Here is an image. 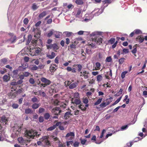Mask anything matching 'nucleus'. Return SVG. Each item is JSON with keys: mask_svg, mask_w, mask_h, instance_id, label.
Wrapping results in <instances>:
<instances>
[{"mask_svg": "<svg viewBox=\"0 0 147 147\" xmlns=\"http://www.w3.org/2000/svg\"><path fill=\"white\" fill-rule=\"evenodd\" d=\"M26 68H24V67L22 66H20L18 67V70L20 71H24L25 70Z\"/></svg>", "mask_w": 147, "mask_h": 147, "instance_id": "nucleus-60", "label": "nucleus"}, {"mask_svg": "<svg viewBox=\"0 0 147 147\" xmlns=\"http://www.w3.org/2000/svg\"><path fill=\"white\" fill-rule=\"evenodd\" d=\"M45 109L44 108L40 107L38 109V112L39 113H41L44 112Z\"/></svg>", "mask_w": 147, "mask_h": 147, "instance_id": "nucleus-41", "label": "nucleus"}, {"mask_svg": "<svg viewBox=\"0 0 147 147\" xmlns=\"http://www.w3.org/2000/svg\"><path fill=\"white\" fill-rule=\"evenodd\" d=\"M57 68V66L55 64H51L50 67V71L51 72L55 71Z\"/></svg>", "mask_w": 147, "mask_h": 147, "instance_id": "nucleus-11", "label": "nucleus"}, {"mask_svg": "<svg viewBox=\"0 0 147 147\" xmlns=\"http://www.w3.org/2000/svg\"><path fill=\"white\" fill-rule=\"evenodd\" d=\"M61 33L59 32H57L56 34H55V37L56 38H59Z\"/></svg>", "mask_w": 147, "mask_h": 147, "instance_id": "nucleus-43", "label": "nucleus"}, {"mask_svg": "<svg viewBox=\"0 0 147 147\" xmlns=\"http://www.w3.org/2000/svg\"><path fill=\"white\" fill-rule=\"evenodd\" d=\"M86 53L88 54H90V53H92L91 49H90L89 48H87L86 49Z\"/></svg>", "mask_w": 147, "mask_h": 147, "instance_id": "nucleus-52", "label": "nucleus"}, {"mask_svg": "<svg viewBox=\"0 0 147 147\" xmlns=\"http://www.w3.org/2000/svg\"><path fill=\"white\" fill-rule=\"evenodd\" d=\"M10 77L7 75H4L3 77V81L5 82H7L10 80Z\"/></svg>", "mask_w": 147, "mask_h": 147, "instance_id": "nucleus-19", "label": "nucleus"}, {"mask_svg": "<svg viewBox=\"0 0 147 147\" xmlns=\"http://www.w3.org/2000/svg\"><path fill=\"white\" fill-rule=\"evenodd\" d=\"M144 40V38L143 36L142 35L138 36L136 38V40L137 42H139L140 43H142Z\"/></svg>", "mask_w": 147, "mask_h": 147, "instance_id": "nucleus-8", "label": "nucleus"}, {"mask_svg": "<svg viewBox=\"0 0 147 147\" xmlns=\"http://www.w3.org/2000/svg\"><path fill=\"white\" fill-rule=\"evenodd\" d=\"M18 140L19 143L23 145L26 144L27 142L26 140H24L22 137L18 138Z\"/></svg>", "mask_w": 147, "mask_h": 147, "instance_id": "nucleus-14", "label": "nucleus"}, {"mask_svg": "<svg viewBox=\"0 0 147 147\" xmlns=\"http://www.w3.org/2000/svg\"><path fill=\"white\" fill-rule=\"evenodd\" d=\"M49 137V136H43L42 138L40 139V140L44 143L45 145L47 146H51V143L48 139Z\"/></svg>", "mask_w": 147, "mask_h": 147, "instance_id": "nucleus-1", "label": "nucleus"}, {"mask_svg": "<svg viewBox=\"0 0 147 147\" xmlns=\"http://www.w3.org/2000/svg\"><path fill=\"white\" fill-rule=\"evenodd\" d=\"M76 66H77L78 69V72H80L82 69V65L80 64H74L73 65V67H76Z\"/></svg>", "mask_w": 147, "mask_h": 147, "instance_id": "nucleus-23", "label": "nucleus"}, {"mask_svg": "<svg viewBox=\"0 0 147 147\" xmlns=\"http://www.w3.org/2000/svg\"><path fill=\"white\" fill-rule=\"evenodd\" d=\"M38 67H37L36 65H34L31 68V69L32 70H36L38 69Z\"/></svg>", "mask_w": 147, "mask_h": 147, "instance_id": "nucleus-57", "label": "nucleus"}, {"mask_svg": "<svg viewBox=\"0 0 147 147\" xmlns=\"http://www.w3.org/2000/svg\"><path fill=\"white\" fill-rule=\"evenodd\" d=\"M40 134L38 132H37L34 130V137L36 136L37 137H38L40 135Z\"/></svg>", "mask_w": 147, "mask_h": 147, "instance_id": "nucleus-58", "label": "nucleus"}, {"mask_svg": "<svg viewBox=\"0 0 147 147\" xmlns=\"http://www.w3.org/2000/svg\"><path fill=\"white\" fill-rule=\"evenodd\" d=\"M112 60V59L111 57H107L105 60L106 62H111Z\"/></svg>", "mask_w": 147, "mask_h": 147, "instance_id": "nucleus-47", "label": "nucleus"}, {"mask_svg": "<svg viewBox=\"0 0 147 147\" xmlns=\"http://www.w3.org/2000/svg\"><path fill=\"white\" fill-rule=\"evenodd\" d=\"M100 9H98V11L95 13L94 15L95 16H98L101 13H102V11H100ZM100 10H101V9Z\"/></svg>", "mask_w": 147, "mask_h": 147, "instance_id": "nucleus-50", "label": "nucleus"}, {"mask_svg": "<svg viewBox=\"0 0 147 147\" xmlns=\"http://www.w3.org/2000/svg\"><path fill=\"white\" fill-rule=\"evenodd\" d=\"M33 31L35 33L34 37L36 38V39L39 38L40 36V30L37 29V28L36 29L34 28Z\"/></svg>", "mask_w": 147, "mask_h": 147, "instance_id": "nucleus-5", "label": "nucleus"}, {"mask_svg": "<svg viewBox=\"0 0 147 147\" xmlns=\"http://www.w3.org/2000/svg\"><path fill=\"white\" fill-rule=\"evenodd\" d=\"M96 41V42L99 45H100V43H101L102 42V38H96L95 39Z\"/></svg>", "mask_w": 147, "mask_h": 147, "instance_id": "nucleus-30", "label": "nucleus"}, {"mask_svg": "<svg viewBox=\"0 0 147 147\" xmlns=\"http://www.w3.org/2000/svg\"><path fill=\"white\" fill-rule=\"evenodd\" d=\"M127 73V71H124L122 72L121 75V76L122 78L123 79L125 77V75Z\"/></svg>", "mask_w": 147, "mask_h": 147, "instance_id": "nucleus-42", "label": "nucleus"}, {"mask_svg": "<svg viewBox=\"0 0 147 147\" xmlns=\"http://www.w3.org/2000/svg\"><path fill=\"white\" fill-rule=\"evenodd\" d=\"M75 3L78 5H82L84 3V0H76Z\"/></svg>", "mask_w": 147, "mask_h": 147, "instance_id": "nucleus-27", "label": "nucleus"}, {"mask_svg": "<svg viewBox=\"0 0 147 147\" xmlns=\"http://www.w3.org/2000/svg\"><path fill=\"white\" fill-rule=\"evenodd\" d=\"M74 136L75 134L74 132H70L69 133H68L67 134L65 137L66 138H67L69 136L74 137Z\"/></svg>", "mask_w": 147, "mask_h": 147, "instance_id": "nucleus-24", "label": "nucleus"}, {"mask_svg": "<svg viewBox=\"0 0 147 147\" xmlns=\"http://www.w3.org/2000/svg\"><path fill=\"white\" fill-rule=\"evenodd\" d=\"M40 106V103H34L32 105V108L33 109H36Z\"/></svg>", "mask_w": 147, "mask_h": 147, "instance_id": "nucleus-18", "label": "nucleus"}, {"mask_svg": "<svg viewBox=\"0 0 147 147\" xmlns=\"http://www.w3.org/2000/svg\"><path fill=\"white\" fill-rule=\"evenodd\" d=\"M53 30H52L49 31V32L47 34V36L48 37H51L53 34Z\"/></svg>", "mask_w": 147, "mask_h": 147, "instance_id": "nucleus-38", "label": "nucleus"}, {"mask_svg": "<svg viewBox=\"0 0 147 147\" xmlns=\"http://www.w3.org/2000/svg\"><path fill=\"white\" fill-rule=\"evenodd\" d=\"M50 117V115L49 113H46L44 115L45 118L46 120L49 119Z\"/></svg>", "mask_w": 147, "mask_h": 147, "instance_id": "nucleus-33", "label": "nucleus"}, {"mask_svg": "<svg viewBox=\"0 0 147 147\" xmlns=\"http://www.w3.org/2000/svg\"><path fill=\"white\" fill-rule=\"evenodd\" d=\"M37 42V39H33L31 42V43L33 44L34 45H36V43Z\"/></svg>", "mask_w": 147, "mask_h": 147, "instance_id": "nucleus-54", "label": "nucleus"}, {"mask_svg": "<svg viewBox=\"0 0 147 147\" xmlns=\"http://www.w3.org/2000/svg\"><path fill=\"white\" fill-rule=\"evenodd\" d=\"M136 142V141H132L131 142H130L129 143H128L127 144V146L128 147H131L132 145L133 144V143L134 142Z\"/></svg>", "mask_w": 147, "mask_h": 147, "instance_id": "nucleus-51", "label": "nucleus"}, {"mask_svg": "<svg viewBox=\"0 0 147 147\" xmlns=\"http://www.w3.org/2000/svg\"><path fill=\"white\" fill-rule=\"evenodd\" d=\"M38 100L37 98L35 96H34L31 98V101L33 103H35V102H38Z\"/></svg>", "mask_w": 147, "mask_h": 147, "instance_id": "nucleus-36", "label": "nucleus"}, {"mask_svg": "<svg viewBox=\"0 0 147 147\" xmlns=\"http://www.w3.org/2000/svg\"><path fill=\"white\" fill-rule=\"evenodd\" d=\"M78 108L81 109L82 111H85L86 109V108L83 105V103H80L78 106Z\"/></svg>", "mask_w": 147, "mask_h": 147, "instance_id": "nucleus-16", "label": "nucleus"}, {"mask_svg": "<svg viewBox=\"0 0 147 147\" xmlns=\"http://www.w3.org/2000/svg\"><path fill=\"white\" fill-rule=\"evenodd\" d=\"M88 47L87 48H89L90 49H91L92 48H94L95 47V45L93 43H91L90 44H89L88 45Z\"/></svg>", "mask_w": 147, "mask_h": 147, "instance_id": "nucleus-37", "label": "nucleus"}, {"mask_svg": "<svg viewBox=\"0 0 147 147\" xmlns=\"http://www.w3.org/2000/svg\"><path fill=\"white\" fill-rule=\"evenodd\" d=\"M32 113V111L31 109L28 108L25 109V113L26 114H31Z\"/></svg>", "mask_w": 147, "mask_h": 147, "instance_id": "nucleus-25", "label": "nucleus"}, {"mask_svg": "<svg viewBox=\"0 0 147 147\" xmlns=\"http://www.w3.org/2000/svg\"><path fill=\"white\" fill-rule=\"evenodd\" d=\"M47 13L46 11H43L39 14L38 17L40 18H42L46 15Z\"/></svg>", "mask_w": 147, "mask_h": 147, "instance_id": "nucleus-21", "label": "nucleus"}, {"mask_svg": "<svg viewBox=\"0 0 147 147\" xmlns=\"http://www.w3.org/2000/svg\"><path fill=\"white\" fill-rule=\"evenodd\" d=\"M38 6H37L36 3H34L32 4V9L34 10H35L37 9Z\"/></svg>", "mask_w": 147, "mask_h": 147, "instance_id": "nucleus-28", "label": "nucleus"}, {"mask_svg": "<svg viewBox=\"0 0 147 147\" xmlns=\"http://www.w3.org/2000/svg\"><path fill=\"white\" fill-rule=\"evenodd\" d=\"M65 34L67 37H70L72 34V33L71 32H65Z\"/></svg>", "mask_w": 147, "mask_h": 147, "instance_id": "nucleus-48", "label": "nucleus"}, {"mask_svg": "<svg viewBox=\"0 0 147 147\" xmlns=\"http://www.w3.org/2000/svg\"><path fill=\"white\" fill-rule=\"evenodd\" d=\"M134 32L135 34H139L142 33L141 31L139 29H136L134 30Z\"/></svg>", "mask_w": 147, "mask_h": 147, "instance_id": "nucleus-44", "label": "nucleus"}, {"mask_svg": "<svg viewBox=\"0 0 147 147\" xmlns=\"http://www.w3.org/2000/svg\"><path fill=\"white\" fill-rule=\"evenodd\" d=\"M55 128V125H53V126L50 127H49L47 129V130L52 131Z\"/></svg>", "mask_w": 147, "mask_h": 147, "instance_id": "nucleus-55", "label": "nucleus"}, {"mask_svg": "<svg viewBox=\"0 0 147 147\" xmlns=\"http://www.w3.org/2000/svg\"><path fill=\"white\" fill-rule=\"evenodd\" d=\"M106 103L105 102H103L100 105V106L102 108H104L107 106Z\"/></svg>", "mask_w": 147, "mask_h": 147, "instance_id": "nucleus-53", "label": "nucleus"}, {"mask_svg": "<svg viewBox=\"0 0 147 147\" xmlns=\"http://www.w3.org/2000/svg\"><path fill=\"white\" fill-rule=\"evenodd\" d=\"M9 97L10 98H15L17 95V92L16 91L11 90L9 93Z\"/></svg>", "mask_w": 147, "mask_h": 147, "instance_id": "nucleus-9", "label": "nucleus"}, {"mask_svg": "<svg viewBox=\"0 0 147 147\" xmlns=\"http://www.w3.org/2000/svg\"><path fill=\"white\" fill-rule=\"evenodd\" d=\"M17 39L16 36H14L13 37H11L10 39V41H11V43H13L15 42Z\"/></svg>", "mask_w": 147, "mask_h": 147, "instance_id": "nucleus-31", "label": "nucleus"}, {"mask_svg": "<svg viewBox=\"0 0 147 147\" xmlns=\"http://www.w3.org/2000/svg\"><path fill=\"white\" fill-rule=\"evenodd\" d=\"M71 111L66 112L65 114L64 118L65 119H67L70 117V116H71L72 114L71 113Z\"/></svg>", "mask_w": 147, "mask_h": 147, "instance_id": "nucleus-12", "label": "nucleus"}, {"mask_svg": "<svg viewBox=\"0 0 147 147\" xmlns=\"http://www.w3.org/2000/svg\"><path fill=\"white\" fill-rule=\"evenodd\" d=\"M18 105L17 104L13 103L12 105V107L13 109H17L18 107Z\"/></svg>", "mask_w": 147, "mask_h": 147, "instance_id": "nucleus-56", "label": "nucleus"}, {"mask_svg": "<svg viewBox=\"0 0 147 147\" xmlns=\"http://www.w3.org/2000/svg\"><path fill=\"white\" fill-rule=\"evenodd\" d=\"M21 127H15V128L13 129V131L15 132L16 135L18 134L19 132L21 131Z\"/></svg>", "mask_w": 147, "mask_h": 147, "instance_id": "nucleus-13", "label": "nucleus"}, {"mask_svg": "<svg viewBox=\"0 0 147 147\" xmlns=\"http://www.w3.org/2000/svg\"><path fill=\"white\" fill-rule=\"evenodd\" d=\"M51 111L54 115H58L60 114L62 111L60 107H55L52 109Z\"/></svg>", "mask_w": 147, "mask_h": 147, "instance_id": "nucleus-2", "label": "nucleus"}, {"mask_svg": "<svg viewBox=\"0 0 147 147\" xmlns=\"http://www.w3.org/2000/svg\"><path fill=\"white\" fill-rule=\"evenodd\" d=\"M80 76L84 77V79H87L89 77V72L88 71L83 70L80 72Z\"/></svg>", "mask_w": 147, "mask_h": 147, "instance_id": "nucleus-6", "label": "nucleus"}, {"mask_svg": "<svg viewBox=\"0 0 147 147\" xmlns=\"http://www.w3.org/2000/svg\"><path fill=\"white\" fill-rule=\"evenodd\" d=\"M102 98H100L98 99L97 101L94 103V105H96L99 104L102 101Z\"/></svg>", "mask_w": 147, "mask_h": 147, "instance_id": "nucleus-35", "label": "nucleus"}, {"mask_svg": "<svg viewBox=\"0 0 147 147\" xmlns=\"http://www.w3.org/2000/svg\"><path fill=\"white\" fill-rule=\"evenodd\" d=\"M1 121L3 123H6L8 121L7 119L6 116L4 115L3 116L1 117ZM6 124V123H5Z\"/></svg>", "mask_w": 147, "mask_h": 147, "instance_id": "nucleus-22", "label": "nucleus"}, {"mask_svg": "<svg viewBox=\"0 0 147 147\" xmlns=\"http://www.w3.org/2000/svg\"><path fill=\"white\" fill-rule=\"evenodd\" d=\"M55 56V53L54 52H51V55H47V57L50 59H53Z\"/></svg>", "mask_w": 147, "mask_h": 147, "instance_id": "nucleus-17", "label": "nucleus"}, {"mask_svg": "<svg viewBox=\"0 0 147 147\" xmlns=\"http://www.w3.org/2000/svg\"><path fill=\"white\" fill-rule=\"evenodd\" d=\"M40 52V50L39 49L36 50L35 51V53L34 55H33L32 56H36Z\"/></svg>", "mask_w": 147, "mask_h": 147, "instance_id": "nucleus-59", "label": "nucleus"}, {"mask_svg": "<svg viewBox=\"0 0 147 147\" xmlns=\"http://www.w3.org/2000/svg\"><path fill=\"white\" fill-rule=\"evenodd\" d=\"M130 124H129L127 125H123L121 127V130H124L127 128L128 127V125H130Z\"/></svg>", "mask_w": 147, "mask_h": 147, "instance_id": "nucleus-40", "label": "nucleus"}, {"mask_svg": "<svg viewBox=\"0 0 147 147\" xmlns=\"http://www.w3.org/2000/svg\"><path fill=\"white\" fill-rule=\"evenodd\" d=\"M71 103L74 105H79L81 103V101L80 98H72L71 99Z\"/></svg>", "mask_w": 147, "mask_h": 147, "instance_id": "nucleus-4", "label": "nucleus"}, {"mask_svg": "<svg viewBox=\"0 0 147 147\" xmlns=\"http://www.w3.org/2000/svg\"><path fill=\"white\" fill-rule=\"evenodd\" d=\"M24 75V77H28L30 75V73L27 71H25L24 72H23L22 73Z\"/></svg>", "mask_w": 147, "mask_h": 147, "instance_id": "nucleus-46", "label": "nucleus"}, {"mask_svg": "<svg viewBox=\"0 0 147 147\" xmlns=\"http://www.w3.org/2000/svg\"><path fill=\"white\" fill-rule=\"evenodd\" d=\"M76 47V46L75 44H71L70 46H69L68 47V50H69L70 48L71 49V50L72 52L74 51V49H75Z\"/></svg>", "mask_w": 147, "mask_h": 147, "instance_id": "nucleus-15", "label": "nucleus"}, {"mask_svg": "<svg viewBox=\"0 0 147 147\" xmlns=\"http://www.w3.org/2000/svg\"><path fill=\"white\" fill-rule=\"evenodd\" d=\"M34 130L31 129L26 131V133L25 134L26 136L28 138H34Z\"/></svg>", "mask_w": 147, "mask_h": 147, "instance_id": "nucleus-3", "label": "nucleus"}, {"mask_svg": "<svg viewBox=\"0 0 147 147\" xmlns=\"http://www.w3.org/2000/svg\"><path fill=\"white\" fill-rule=\"evenodd\" d=\"M28 20L27 18H25L23 20L24 23L25 24H27L28 22Z\"/></svg>", "mask_w": 147, "mask_h": 147, "instance_id": "nucleus-62", "label": "nucleus"}, {"mask_svg": "<svg viewBox=\"0 0 147 147\" xmlns=\"http://www.w3.org/2000/svg\"><path fill=\"white\" fill-rule=\"evenodd\" d=\"M32 36L31 35H29L28 36V38L27 40V41L26 42V44L28 45L29 43H30L31 40L32 39Z\"/></svg>", "mask_w": 147, "mask_h": 147, "instance_id": "nucleus-29", "label": "nucleus"}, {"mask_svg": "<svg viewBox=\"0 0 147 147\" xmlns=\"http://www.w3.org/2000/svg\"><path fill=\"white\" fill-rule=\"evenodd\" d=\"M29 82L32 84H33L35 82L33 78H30L29 80Z\"/></svg>", "mask_w": 147, "mask_h": 147, "instance_id": "nucleus-63", "label": "nucleus"}, {"mask_svg": "<svg viewBox=\"0 0 147 147\" xmlns=\"http://www.w3.org/2000/svg\"><path fill=\"white\" fill-rule=\"evenodd\" d=\"M102 77L101 75H98L97 76V80L98 82H100L102 79Z\"/></svg>", "mask_w": 147, "mask_h": 147, "instance_id": "nucleus-32", "label": "nucleus"}, {"mask_svg": "<svg viewBox=\"0 0 147 147\" xmlns=\"http://www.w3.org/2000/svg\"><path fill=\"white\" fill-rule=\"evenodd\" d=\"M79 142H75L74 144V147H78L79 146Z\"/></svg>", "mask_w": 147, "mask_h": 147, "instance_id": "nucleus-61", "label": "nucleus"}, {"mask_svg": "<svg viewBox=\"0 0 147 147\" xmlns=\"http://www.w3.org/2000/svg\"><path fill=\"white\" fill-rule=\"evenodd\" d=\"M40 80L42 82L44 83L46 86L50 85L51 83L50 80L44 77L41 78Z\"/></svg>", "mask_w": 147, "mask_h": 147, "instance_id": "nucleus-7", "label": "nucleus"}, {"mask_svg": "<svg viewBox=\"0 0 147 147\" xmlns=\"http://www.w3.org/2000/svg\"><path fill=\"white\" fill-rule=\"evenodd\" d=\"M39 95L41 96H42L43 97L46 96V94L44 92H42L41 90L38 91Z\"/></svg>", "mask_w": 147, "mask_h": 147, "instance_id": "nucleus-34", "label": "nucleus"}, {"mask_svg": "<svg viewBox=\"0 0 147 147\" xmlns=\"http://www.w3.org/2000/svg\"><path fill=\"white\" fill-rule=\"evenodd\" d=\"M59 48V47L55 43L53 44V48L55 50V51L56 52V50H58Z\"/></svg>", "mask_w": 147, "mask_h": 147, "instance_id": "nucleus-26", "label": "nucleus"}, {"mask_svg": "<svg viewBox=\"0 0 147 147\" xmlns=\"http://www.w3.org/2000/svg\"><path fill=\"white\" fill-rule=\"evenodd\" d=\"M80 140L81 141V143L83 145H84L86 142V140L85 139H82V138H80Z\"/></svg>", "mask_w": 147, "mask_h": 147, "instance_id": "nucleus-49", "label": "nucleus"}, {"mask_svg": "<svg viewBox=\"0 0 147 147\" xmlns=\"http://www.w3.org/2000/svg\"><path fill=\"white\" fill-rule=\"evenodd\" d=\"M83 102L86 104H87L88 102V100L86 98H83Z\"/></svg>", "mask_w": 147, "mask_h": 147, "instance_id": "nucleus-64", "label": "nucleus"}, {"mask_svg": "<svg viewBox=\"0 0 147 147\" xmlns=\"http://www.w3.org/2000/svg\"><path fill=\"white\" fill-rule=\"evenodd\" d=\"M115 39L114 38H111L110 40L108 41V43L112 44L115 42Z\"/></svg>", "mask_w": 147, "mask_h": 147, "instance_id": "nucleus-39", "label": "nucleus"}, {"mask_svg": "<svg viewBox=\"0 0 147 147\" xmlns=\"http://www.w3.org/2000/svg\"><path fill=\"white\" fill-rule=\"evenodd\" d=\"M125 60V58H124L123 57L122 58L119 59V63L120 64H122L123 62H124V61Z\"/></svg>", "mask_w": 147, "mask_h": 147, "instance_id": "nucleus-45", "label": "nucleus"}, {"mask_svg": "<svg viewBox=\"0 0 147 147\" xmlns=\"http://www.w3.org/2000/svg\"><path fill=\"white\" fill-rule=\"evenodd\" d=\"M77 84L76 82L73 83L72 84H71L70 85V86H69V88L70 89H73L76 87L77 86Z\"/></svg>", "mask_w": 147, "mask_h": 147, "instance_id": "nucleus-20", "label": "nucleus"}, {"mask_svg": "<svg viewBox=\"0 0 147 147\" xmlns=\"http://www.w3.org/2000/svg\"><path fill=\"white\" fill-rule=\"evenodd\" d=\"M18 69H16L13 70L11 74V77L13 78H16L18 76Z\"/></svg>", "mask_w": 147, "mask_h": 147, "instance_id": "nucleus-10", "label": "nucleus"}]
</instances>
